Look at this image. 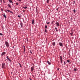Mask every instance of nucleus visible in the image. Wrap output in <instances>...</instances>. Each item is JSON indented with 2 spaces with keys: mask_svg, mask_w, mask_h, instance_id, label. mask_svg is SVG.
Segmentation results:
<instances>
[{
  "mask_svg": "<svg viewBox=\"0 0 80 80\" xmlns=\"http://www.w3.org/2000/svg\"><path fill=\"white\" fill-rule=\"evenodd\" d=\"M73 12H74V13H75L76 12V11H75V9H74L73 10Z\"/></svg>",
  "mask_w": 80,
  "mask_h": 80,
  "instance_id": "nucleus-28",
  "label": "nucleus"
},
{
  "mask_svg": "<svg viewBox=\"0 0 80 80\" xmlns=\"http://www.w3.org/2000/svg\"><path fill=\"white\" fill-rule=\"evenodd\" d=\"M8 0V1H9V2L10 3H13V2H12V0Z\"/></svg>",
  "mask_w": 80,
  "mask_h": 80,
  "instance_id": "nucleus-12",
  "label": "nucleus"
},
{
  "mask_svg": "<svg viewBox=\"0 0 80 80\" xmlns=\"http://www.w3.org/2000/svg\"><path fill=\"white\" fill-rule=\"evenodd\" d=\"M23 8H24V9H26V8H27V7H23Z\"/></svg>",
  "mask_w": 80,
  "mask_h": 80,
  "instance_id": "nucleus-20",
  "label": "nucleus"
},
{
  "mask_svg": "<svg viewBox=\"0 0 80 80\" xmlns=\"http://www.w3.org/2000/svg\"><path fill=\"white\" fill-rule=\"evenodd\" d=\"M23 48H24V51L23 53H25V46H23Z\"/></svg>",
  "mask_w": 80,
  "mask_h": 80,
  "instance_id": "nucleus-8",
  "label": "nucleus"
},
{
  "mask_svg": "<svg viewBox=\"0 0 80 80\" xmlns=\"http://www.w3.org/2000/svg\"><path fill=\"white\" fill-rule=\"evenodd\" d=\"M59 44L60 46L61 47H62V46H63V44L62 42H59Z\"/></svg>",
  "mask_w": 80,
  "mask_h": 80,
  "instance_id": "nucleus-7",
  "label": "nucleus"
},
{
  "mask_svg": "<svg viewBox=\"0 0 80 80\" xmlns=\"http://www.w3.org/2000/svg\"><path fill=\"white\" fill-rule=\"evenodd\" d=\"M3 16L5 18H7V17H6V15H5V14H4L3 15Z\"/></svg>",
  "mask_w": 80,
  "mask_h": 80,
  "instance_id": "nucleus-15",
  "label": "nucleus"
},
{
  "mask_svg": "<svg viewBox=\"0 0 80 80\" xmlns=\"http://www.w3.org/2000/svg\"><path fill=\"white\" fill-rule=\"evenodd\" d=\"M49 23H50V22H48L47 23V24L48 25V24H49Z\"/></svg>",
  "mask_w": 80,
  "mask_h": 80,
  "instance_id": "nucleus-37",
  "label": "nucleus"
},
{
  "mask_svg": "<svg viewBox=\"0 0 80 80\" xmlns=\"http://www.w3.org/2000/svg\"><path fill=\"white\" fill-rule=\"evenodd\" d=\"M74 71H75V72H77V69H76V68H74Z\"/></svg>",
  "mask_w": 80,
  "mask_h": 80,
  "instance_id": "nucleus-25",
  "label": "nucleus"
},
{
  "mask_svg": "<svg viewBox=\"0 0 80 80\" xmlns=\"http://www.w3.org/2000/svg\"><path fill=\"white\" fill-rule=\"evenodd\" d=\"M6 58H7L9 60V62H12V60L9 59V58H8V56H7Z\"/></svg>",
  "mask_w": 80,
  "mask_h": 80,
  "instance_id": "nucleus-5",
  "label": "nucleus"
},
{
  "mask_svg": "<svg viewBox=\"0 0 80 80\" xmlns=\"http://www.w3.org/2000/svg\"><path fill=\"white\" fill-rule=\"evenodd\" d=\"M0 35L2 36L3 35V34L2 33H0Z\"/></svg>",
  "mask_w": 80,
  "mask_h": 80,
  "instance_id": "nucleus-32",
  "label": "nucleus"
},
{
  "mask_svg": "<svg viewBox=\"0 0 80 80\" xmlns=\"http://www.w3.org/2000/svg\"><path fill=\"white\" fill-rule=\"evenodd\" d=\"M45 32H46V33H47V29H45Z\"/></svg>",
  "mask_w": 80,
  "mask_h": 80,
  "instance_id": "nucleus-24",
  "label": "nucleus"
},
{
  "mask_svg": "<svg viewBox=\"0 0 80 80\" xmlns=\"http://www.w3.org/2000/svg\"><path fill=\"white\" fill-rule=\"evenodd\" d=\"M5 63H2V68H5Z\"/></svg>",
  "mask_w": 80,
  "mask_h": 80,
  "instance_id": "nucleus-3",
  "label": "nucleus"
},
{
  "mask_svg": "<svg viewBox=\"0 0 80 80\" xmlns=\"http://www.w3.org/2000/svg\"><path fill=\"white\" fill-rule=\"evenodd\" d=\"M55 29L56 31H57V32H58V30H57V28H55Z\"/></svg>",
  "mask_w": 80,
  "mask_h": 80,
  "instance_id": "nucleus-23",
  "label": "nucleus"
},
{
  "mask_svg": "<svg viewBox=\"0 0 80 80\" xmlns=\"http://www.w3.org/2000/svg\"><path fill=\"white\" fill-rule=\"evenodd\" d=\"M12 48H14V46H13Z\"/></svg>",
  "mask_w": 80,
  "mask_h": 80,
  "instance_id": "nucleus-46",
  "label": "nucleus"
},
{
  "mask_svg": "<svg viewBox=\"0 0 80 80\" xmlns=\"http://www.w3.org/2000/svg\"><path fill=\"white\" fill-rule=\"evenodd\" d=\"M30 52L31 53V54H32V51H30Z\"/></svg>",
  "mask_w": 80,
  "mask_h": 80,
  "instance_id": "nucleus-34",
  "label": "nucleus"
},
{
  "mask_svg": "<svg viewBox=\"0 0 80 80\" xmlns=\"http://www.w3.org/2000/svg\"><path fill=\"white\" fill-rule=\"evenodd\" d=\"M32 25H33V24H34V19H33L32 20Z\"/></svg>",
  "mask_w": 80,
  "mask_h": 80,
  "instance_id": "nucleus-10",
  "label": "nucleus"
},
{
  "mask_svg": "<svg viewBox=\"0 0 80 80\" xmlns=\"http://www.w3.org/2000/svg\"><path fill=\"white\" fill-rule=\"evenodd\" d=\"M18 17H19V18H21V16H20L18 15Z\"/></svg>",
  "mask_w": 80,
  "mask_h": 80,
  "instance_id": "nucleus-29",
  "label": "nucleus"
},
{
  "mask_svg": "<svg viewBox=\"0 0 80 80\" xmlns=\"http://www.w3.org/2000/svg\"><path fill=\"white\" fill-rule=\"evenodd\" d=\"M58 8H57V9H56V10H57V11H58Z\"/></svg>",
  "mask_w": 80,
  "mask_h": 80,
  "instance_id": "nucleus-42",
  "label": "nucleus"
},
{
  "mask_svg": "<svg viewBox=\"0 0 80 80\" xmlns=\"http://www.w3.org/2000/svg\"><path fill=\"white\" fill-rule=\"evenodd\" d=\"M10 12L11 13H13V12H12L11 11H10Z\"/></svg>",
  "mask_w": 80,
  "mask_h": 80,
  "instance_id": "nucleus-35",
  "label": "nucleus"
},
{
  "mask_svg": "<svg viewBox=\"0 0 80 80\" xmlns=\"http://www.w3.org/2000/svg\"><path fill=\"white\" fill-rule=\"evenodd\" d=\"M56 25L57 26V27H59L60 26V24L58 22H56Z\"/></svg>",
  "mask_w": 80,
  "mask_h": 80,
  "instance_id": "nucleus-4",
  "label": "nucleus"
},
{
  "mask_svg": "<svg viewBox=\"0 0 80 80\" xmlns=\"http://www.w3.org/2000/svg\"><path fill=\"white\" fill-rule=\"evenodd\" d=\"M47 38H46V42H47Z\"/></svg>",
  "mask_w": 80,
  "mask_h": 80,
  "instance_id": "nucleus-41",
  "label": "nucleus"
},
{
  "mask_svg": "<svg viewBox=\"0 0 80 80\" xmlns=\"http://www.w3.org/2000/svg\"><path fill=\"white\" fill-rule=\"evenodd\" d=\"M6 11H8V12H10V11L9 10H8V9H7L5 10L6 12H7Z\"/></svg>",
  "mask_w": 80,
  "mask_h": 80,
  "instance_id": "nucleus-16",
  "label": "nucleus"
},
{
  "mask_svg": "<svg viewBox=\"0 0 80 80\" xmlns=\"http://www.w3.org/2000/svg\"><path fill=\"white\" fill-rule=\"evenodd\" d=\"M6 53V52H3L1 54L2 56H3L4 55H5Z\"/></svg>",
  "mask_w": 80,
  "mask_h": 80,
  "instance_id": "nucleus-6",
  "label": "nucleus"
},
{
  "mask_svg": "<svg viewBox=\"0 0 80 80\" xmlns=\"http://www.w3.org/2000/svg\"><path fill=\"white\" fill-rule=\"evenodd\" d=\"M26 40H27V42H28V38H26Z\"/></svg>",
  "mask_w": 80,
  "mask_h": 80,
  "instance_id": "nucleus-36",
  "label": "nucleus"
},
{
  "mask_svg": "<svg viewBox=\"0 0 80 80\" xmlns=\"http://www.w3.org/2000/svg\"><path fill=\"white\" fill-rule=\"evenodd\" d=\"M5 44L7 47H9V44L8 42H5Z\"/></svg>",
  "mask_w": 80,
  "mask_h": 80,
  "instance_id": "nucleus-2",
  "label": "nucleus"
},
{
  "mask_svg": "<svg viewBox=\"0 0 80 80\" xmlns=\"http://www.w3.org/2000/svg\"><path fill=\"white\" fill-rule=\"evenodd\" d=\"M11 74H12L13 73V72H11Z\"/></svg>",
  "mask_w": 80,
  "mask_h": 80,
  "instance_id": "nucleus-44",
  "label": "nucleus"
},
{
  "mask_svg": "<svg viewBox=\"0 0 80 80\" xmlns=\"http://www.w3.org/2000/svg\"><path fill=\"white\" fill-rule=\"evenodd\" d=\"M53 22H54V21H53L51 23H52V24H53Z\"/></svg>",
  "mask_w": 80,
  "mask_h": 80,
  "instance_id": "nucleus-31",
  "label": "nucleus"
},
{
  "mask_svg": "<svg viewBox=\"0 0 80 80\" xmlns=\"http://www.w3.org/2000/svg\"><path fill=\"white\" fill-rule=\"evenodd\" d=\"M73 32H72L71 33H70V34L71 36H73Z\"/></svg>",
  "mask_w": 80,
  "mask_h": 80,
  "instance_id": "nucleus-18",
  "label": "nucleus"
},
{
  "mask_svg": "<svg viewBox=\"0 0 80 80\" xmlns=\"http://www.w3.org/2000/svg\"><path fill=\"white\" fill-rule=\"evenodd\" d=\"M8 7H9L10 8H12V7H11V5L10 4H8Z\"/></svg>",
  "mask_w": 80,
  "mask_h": 80,
  "instance_id": "nucleus-9",
  "label": "nucleus"
},
{
  "mask_svg": "<svg viewBox=\"0 0 80 80\" xmlns=\"http://www.w3.org/2000/svg\"><path fill=\"white\" fill-rule=\"evenodd\" d=\"M21 27L22 28H23V23L21 22L20 23Z\"/></svg>",
  "mask_w": 80,
  "mask_h": 80,
  "instance_id": "nucleus-11",
  "label": "nucleus"
},
{
  "mask_svg": "<svg viewBox=\"0 0 80 80\" xmlns=\"http://www.w3.org/2000/svg\"><path fill=\"white\" fill-rule=\"evenodd\" d=\"M58 70H59V68L58 69Z\"/></svg>",
  "mask_w": 80,
  "mask_h": 80,
  "instance_id": "nucleus-47",
  "label": "nucleus"
},
{
  "mask_svg": "<svg viewBox=\"0 0 80 80\" xmlns=\"http://www.w3.org/2000/svg\"><path fill=\"white\" fill-rule=\"evenodd\" d=\"M60 59L61 62L62 64V63H63V59L62 58V56H60Z\"/></svg>",
  "mask_w": 80,
  "mask_h": 80,
  "instance_id": "nucleus-1",
  "label": "nucleus"
},
{
  "mask_svg": "<svg viewBox=\"0 0 80 80\" xmlns=\"http://www.w3.org/2000/svg\"><path fill=\"white\" fill-rule=\"evenodd\" d=\"M36 12L37 13H38V9H37V8H36Z\"/></svg>",
  "mask_w": 80,
  "mask_h": 80,
  "instance_id": "nucleus-21",
  "label": "nucleus"
},
{
  "mask_svg": "<svg viewBox=\"0 0 80 80\" xmlns=\"http://www.w3.org/2000/svg\"><path fill=\"white\" fill-rule=\"evenodd\" d=\"M73 3H74V4H76V3H75V1H73Z\"/></svg>",
  "mask_w": 80,
  "mask_h": 80,
  "instance_id": "nucleus-33",
  "label": "nucleus"
},
{
  "mask_svg": "<svg viewBox=\"0 0 80 80\" xmlns=\"http://www.w3.org/2000/svg\"><path fill=\"white\" fill-rule=\"evenodd\" d=\"M31 71H33V70H34L33 67H32L31 68Z\"/></svg>",
  "mask_w": 80,
  "mask_h": 80,
  "instance_id": "nucleus-13",
  "label": "nucleus"
},
{
  "mask_svg": "<svg viewBox=\"0 0 80 80\" xmlns=\"http://www.w3.org/2000/svg\"><path fill=\"white\" fill-rule=\"evenodd\" d=\"M0 1H1V3H2V0H0Z\"/></svg>",
  "mask_w": 80,
  "mask_h": 80,
  "instance_id": "nucleus-45",
  "label": "nucleus"
},
{
  "mask_svg": "<svg viewBox=\"0 0 80 80\" xmlns=\"http://www.w3.org/2000/svg\"><path fill=\"white\" fill-rule=\"evenodd\" d=\"M64 65H65L66 64V62H64Z\"/></svg>",
  "mask_w": 80,
  "mask_h": 80,
  "instance_id": "nucleus-30",
  "label": "nucleus"
},
{
  "mask_svg": "<svg viewBox=\"0 0 80 80\" xmlns=\"http://www.w3.org/2000/svg\"><path fill=\"white\" fill-rule=\"evenodd\" d=\"M19 65H20V67H21V68H22V67L21 66V64H20V63H19Z\"/></svg>",
  "mask_w": 80,
  "mask_h": 80,
  "instance_id": "nucleus-27",
  "label": "nucleus"
},
{
  "mask_svg": "<svg viewBox=\"0 0 80 80\" xmlns=\"http://www.w3.org/2000/svg\"><path fill=\"white\" fill-rule=\"evenodd\" d=\"M1 11H3V9H1Z\"/></svg>",
  "mask_w": 80,
  "mask_h": 80,
  "instance_id": "nucleus-39",
  "label": "nucleus"
},
{
  "mask_svg": "<svg viewBox=\"0 0 80 80\" xmlns=\"http://www.w3.org/2000/svg\"><path fill=\"white\" fill-rule=\"evenodd\" d=\"M71 20H72L73 18H71Z\"/></svg>",
  "mask_w": 80,
  "mask_h": 80,
  "instance_id": "nucleus-48",
  "label": "nucleus"
},
{
  "mask_svg": "<svg viewBox=\"0 0 80 80\" xmlns=\"http://www.w3.org/2000/svg\"><path fill=\"white\" fill-rule=\"evenodd\" d=\"M67 62H68V63H70V60H67Z\"/></svg>",
  "mask_w": 80,
  "mask_h": 80,
  "instance_id": "nucleus-26",
  "label": "nucleus"
},
{
  "mask_svg": "<svg viewBox=\"0 0 80 80\" xmlns=\"http://www.w3.org/2000/svg\"><path fill=\"white\" fill-rule=\"evenodd\" d=\"M49 1H50V0H47V3H49Z\"/></svg>",
  "mask_w": 80,
  "mask_h": 80,
  "instance_id": "nucleus-19",
  "label": "nucleus"
},
{
  "mask_svg": "<svg viewBox=\"0 0 80 80\" xmlns=\"http://www.w3.org/2000/svg\"><path fill=\"white\" fill-rule=\"evenodd\" d=\"M16 5H18V3L17 2L16 3Z\"/></svg>",
  "mask_w": 80,
  "mask_h": 80,
  "instance_id": "nucleus-38",
  "label": "nucleus"
},
{
  "mask_svg": "<svg viewBox=\"0 0 80 80\" xmlns=\"http://www.w3.org/2000/svg\"><path fill=\"white\" fill-rule=\"evenodd\" d=\"M19 2H21V0H19Z\"/></svg>",
  "mask_w": 80,
  "mask_h": 80,
  "instance_id": "nucleus-43",
  "label": "nucleus"
},
{
  "mask_svg": "<svg viewBox=\"0 0 80 80\" xmlns=\"http://www.w3.org/2000/svg\"><path fill=\"white\" fill-rule=\"evenodd\" d=\"M3 29V28H2Z\"/></svg>",
  "mask_w": 80,
  "mask_h": 80,
  "instance_id": "nucleus-49",
  "label": "nucleus"
},
{
  "mask_svg": "<svg viewBox=\"0 0 80 80\" xmlns=\"http://www.w3.org/2000/svg\"><path fill=\"white\" fill-rule=\"evenodd\" d=\"M47 63L49 64V65H51V63L50 62L48 61H47Z\"/></svg>",
  "mask_w": 80,
  "mask_h": 80,
  "instance_id": "nucleus-14",
  "label": "nucleus"
},
{
  "mask_svg": "<svg viewBox=\"0 0 80 80\" xmlns=\"http://www.w3.org/2000/svg\"><path fill=\"white\" fill-rule=\"evenodd\" d=\"M45 29H47V26L45 25Z\"/></svg>",
  "mask_w": 80,
  "mask_h": 80,
  "instance_id": "nucleus-22",
  "label": "nucleus"
},
{
  "mask_svg": "<svg viewBox=\"0 0 80 80\" xmlns=\"http://www.w3.org/2000/svg\"><path fill=\"white\" fill-rule=\"evenodd\" d=\"M69 0V1H70V0Z\"/></svg>",
  "mask_w": 80,
  "mask_h": 80,
  "instance_id": "nucleus-50",
  "label": "nucleus"
},
{
  "mask_svg": "<svg viewBox=\"0 0 80 80\" xmlns=\"http://www.w3.org/2000/svg\"><path fill=\"white\" fill-rule=\"evenodd\" d=\"M52 45L53 46H55V42H52Z\"/></svg>",
  "mask_w": 80,
  "mask_h": 80,
  "instance_id": "nucleus-17",
  "label": "nucleus"
},
{
  "mask_svg": "<svg viewBox=\"0 0 80 80\" xmlns=\"http://www.w3.org/2000/svg\"><path fill=\"white\" fill-rule=\"evenodd\" d=\"M29 79L30 80H32V79H31V78H29Z\"/></svg>",
  "mask_w": 80,
  "mask_h": 80,
  "instance_id": "nucleus-40",
  "label": "nucleus"
}]
</instances>
